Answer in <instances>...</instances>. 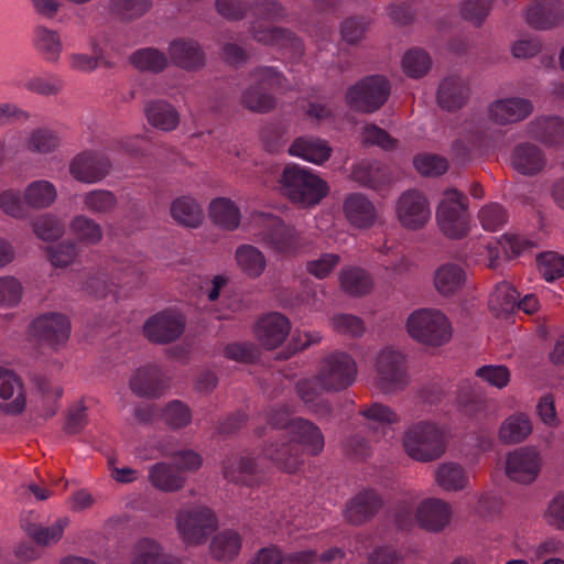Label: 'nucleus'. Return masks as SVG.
Instances as JSON below:
<instances>
[{
	"mask_svg": "<svg viewBox=\"0 0 564 564\" xmlns=\"http://www.w3.org/2000/svg\"><path fill=\"white\" fill-rule=\"evenodd\" d=\"M284 473H296L305 460V456L318 455L324 448V435L321 429L302 417L284 420Z\"/></svg>",
	"mask_w": 564,
	"mask_h": 564,
	"instance_id": "1",
	"label": "nucleus"
},
{
	"mask_svg": "<svg viewBox=\"0 0 564 564\" xmlns=\"http://www.w3.org/2000/svg\"><path fill=\"white\" fill-rule=\"evenodd\" d=\"M403 447L417 462L435 460L445 453L446 431L429 421L414 423L404 433Z\"/></svg>",
	"mask_w": 564,
	"mask_h": 564,
	"instance_id": "2",
	"label": "nucleus"
},
{
	"mask_svg": "<svg viewBox=\"0 0 564 564\" xmlns=\"http://www.w3.org/2000/svg\"><path fill=\"white\" fill-rule=\"evenodd\" d=\"M409 335L423 345L440 347L452 337L447 317L437 310L420 308L410 314L406 321Z\"/></svg>",
	"mask_w": 564,
	"mask_h": 564,
	"instance_id": "3",
	"label": "nucleus"
},
{
	"mask_svg": "<svg viewBox=\"0 0 564 564\" xmlns=\"http://www.w3.org/2000/svg\"><path fill=\"white\" fill-rule=\"evenodd\" d=\"M284 189L294 203L317 205L327 194L329 187L325 181L311 170L299 165H284Z\"/></svg>",
	"mask_w": 564,
	"mask_h": 564,
	"instance_id": "4",
	"label": "nucleus"
},
{
	"mask_svg": "<svg viewBox=\"0 0 564 564\" xmlns=\"http://www.w3.org/2000/svg\"><path fill=\"white\" fill-rule=\"evenodd\" d=\"M467 196L456 188L444 192L437 207L436 219L442 232L453 239L463 238L469 230Z\"/></svg>",
	"mask_w": 564,
	"mask_h": 564,
	"instance_id": "5",
	"label": "nucleus"
},
{
	"mask_svg": "<svg viewBox=\"0 0 564 564\" xmlns=\"http://www.w3.org/2000/svg\"><path fill=\"white\" fill-rule=\"evenodd\" d=\"M357 377V364L344 351L325 356L318 367L316 380L323 390L337 392L350 387Z\"/></svg>",
	"mask_w": 564,
	"mask_h": 564,
	"instance_id": "6",
	"label": "nucleus"
},
{
	"mask_svg": "<svg viewBox=\"0 0 564 564\" xmlns=\"http://www.w3.org/2000/svg\"><path fill=\"white\" fill-rule=\"evenodd\" d=\"M252 83L243 90L241 105L257 113H267L276 107V99L272 90L280 85V75L271 67L256 69L252 75Z\"/></svg>",
	"mask_w": 564,
	"mask_h": 564,
	"instance_id": "7",
	"label": "nucleus"
},
{
	"mask_svg": "<svg viewBox=\"0 0 564 564\" xmlns=\"http://www.w3.org/2000/svg\"><path fill=\"white\" fill-rule=\"evenodd\" d=\"M390 88V83L383 76H367L349 87L346 93V101L355 111L371 113L388 100Z\"/></svg>",
	"mask_w": 564,
	"mask_h": 564,
	"instance_id": "8",
	"label": "nucleus"
},
{
	"mask_svg": "<svg viewBox=\"0 0 564 564\" xmlns=\"http://www.w3.org/2000/svg\"><path fill=\"white\" fill-rule=\"evenodd\" d=\"M30 334L39 346L57 350L69 338L70 322L61 313L42 314L31 323Z\"/></svg>",
	"mask_w": 564,
	"mask_h": 564,
	"instance_id": "9",
	"label": "nucleus"
},
{
	"mask_svg": "<svg viewBox=\"0 0 564 564\" xmlns=\"http://www.w3.org/2000/svg\"><path fill=\"white\" fill-rule=\"evenodd\" d=\"M176 522L182 538L189 544L204 543L217 527L214 512L202 506L178 511Z\"/></svg>",
	"mask_w": 564,
	"mask_h": 564,
	"instance_id": "10",
	"label": "nucleus"
},
{
	"mask_svg": "<svg viewBox=\"0 0 564 564\" xmlns=\"http://www.w3.org/2000/svg\"><path fill=\"white\" fill-rule=\"evenodd\" d=\"M377 386L384 393L403 389L408 384L404 356L392 349H382L376 360Z\"/></svg>",
	"mask_w": 564,
	"mask_h": 564,
	"instance_id": "11",
	"label": "nucleus"
},
{
	"mask_svg": "<svg viewBox=\"0 0 564 564\" xmlns=\"http://www.w3.org/2000/svg\"><path fill=\"white\" fill-rule=\"evenodd\" d=\"M400 224L411 230L424 227L431 219V208L425 195L417 189L403 192L395 206Z\"/></svg>",
	"mask_w": 564,
	"mask_h": 564,
	"instance_id": "12",
	"label": "nucleus"
},
{
	"mask_svg": "<svg viewBox=\"0 0 564 564\" xmlns=\"http://www.w3.org/2000/svg\"><path fill=\"white\" fill-rule=\"evenodd\" d=\"M532 247H534V243L531 240L518 235L508 234L503 235L500 240L479 243L477 252L482 257L488 268L496 269L500 263L501 250L508 257H516Z\"/></svg>",
	"mask_w": 564,
	"mask_h": 564,
	"instance_id": "13",
	"label": "nucleus"
},
{
	"mask_svg": "<svg viewBox=\"0 0 564 564\" xmlns=\"http://www.w3.org/2000/svg\"><path fill=\"white\" fill-rule=\"evenodd\" d=\"M185 322L181 315L170 312L158 313L143 325L145 337L154 344H170L184 333Z\"/></svg>",
	"mask_w": 564,
	"mask_h": 564,
	"instance_id": "14",
	"label": "nucleus"
},
{
	"mask_svg": "<svg viewBox=\"0 0 564 564\" xmlns=\"http://www.w3.org/2000/svg\"><path fill=\"white\" fill-rule=\"evenodd\" d=\"M26 406L24 386L12 370L0 368V411L6 415H19Z\"/></svg>",
	"mask_w": 564,
	"mask_h": 564,
	"instance_id": "15",
	"label": "nucleus"
},
{
	"mask_svg": "<svg viewBox=\"0 0 564 564\" xmlns=\"http://www.w3.org/2000/svg\"><path fill=\"white\" fill-rule=\"evenodd\" d=\"M541 468V458L533 448L522 447L511 452L506 462L508 477L520 484L535 480Z\"/></svg>",
	"mask_w": 564,
	"mask_h": 564,
	"instance_id": "16",
	"label": "nucleus"
},
{
	"mask_svg": "<svg viewBox=\"0 0 564 564\" xmlns=\"http://www.w3.org/2000/svg\"><path fill=\"white\" fill-rule=\"evenodd\" d=\"M343 213L347 223L357 229H369L378 220V209L375 203L359 192L346 196L343 203Z\"/></svg>",
	"mask_w": 564,
	"mask_h": 564,
	"instance_id": "17",
	"label": "nucleus"
},
{
	"mask_svg": "<svg viewBox=\"0 0 564 564\" xmlns=\"http://www.w3.org/2000/svg\"><path fill=\"white\" fill-rule=\"evenodd\" d=\"M167 52L173 65L186 72H197L206 65V54L193 39L178 37L171 41Z\"/></svg>",
	"mask_w": 564,
	"mask_h": 564,
	"instance_id": "18",
	"label": "nucleus"
},
{
	"mask_svg": "<svg viewBox=\"0 0 564 564\" xmlns=\"http://www.w3.org/2000/svg\"><path fill=\"white\" fill-rule=\"evenodd\" d=\"M533 110L531 100L522 97H509L491 102L488 116L495 123L506 126L527 119Z\"/></svg>",
	"mask_w": 564,
	"mask_h": 564,
	"instance_id": "19",
	"label": "nucleus"
},
{
	"mask_svg": "<svg viewBox=\"0 0 564 564\" xmlns=\"http://www.w3.org/2000/svg\"><path fill=\"white\" fill-rule=\"evenodd\" d=\"M110 167L111 164L106 156L94 152H83L72 160L69 172L79 182L95 183L105 178Z\"/></svg>",
	"mask_w": 564,
	"mask_h": 564,
	"instance_id": "20",
	"label": "nucleus"
},
{
	"mask_svg": "<svg viewBox=\"0 0 564 564\" xmlns=\"http://www.w3.org/2000/svg\"><path fill=\"white\" fill-rule=\"evenodd\" d=\"M351 178L360 186L375 191L382 189L393 182L390 167L377 160H362L351 170Z\"/></svg>",
	"mask_w": 564,
	"mask_h": 564,
	"instance_id": "21",
	"label": "nucleus"
},
{
	"mask_svg": "<svg viewBox=\"0 0 564 564\" xmlns=\"http://www.w3.org/2000/svg\"><path fill=\"white\" fill-rule=\"evenodd\" d=\"M451 516V506L438 498H426L416 507L417 525L426 531H442L449 523Z\"/></svg>",
	"mask_w": 564,
	"mask_h": 564,
	"instance_id": "22",
	"label": "nucleus"
},
{
	"mask_svg": "<svg viewBox=\"0 0 564 564\" xmlns=\"http://www.w3.org/2000/svg\"><path fill=\"white\" fill-rule=\"evenodd\" d=\"M510 163L518 173L535 176L544 170L546 158L538 145L531 142H521L513 148Z\"/></svg>",
	"mask_w": 564,
	"mask_h": 564,
	"instance_id": "23",
	"label": "nucleus"
},
{
	"mask_svg": "<svg viewBox=\"0 0 564 564\" xmlns=\"http://www.w3.org/2000/svg\"><path fill=\"white\" fill-rule=\"evenodd\" d=\"M382 507V499L373 489H364L346 506L345 518L351 524H362L372 519Z\"/></svg>",
	"mask_w": 564,
	"mask_h": 564,
	"instance_id": "24",
	"label": "nucleus"
},
{
	"mask_svg": "<svg viewBox=\"0 0 564 564\" xmlns=\"http://www.w3.org/2000/svg\"><path fill=\"white\" fill-rule=\"evenodd\" d=\"M131 391L140 398H159L166 389L161 369L155 365H148L137 369L129 382Z\"/></svg>",
	"mask_w": 564,
	"mask_h": 564,
	"instance_id": "25",
	"label": "nucleus"
},
{
	"mask_svg": "<svg viewBox=\"0 0 564 564\" xmlns=\"http://www.w3.org/2000/svg\"><path fill=\"white\" fill-rule=\"evenodd\" d=\"M527 134L545 145L564 143V119L557 116H541L530 121Z\"/></svg>",
	"mask_w": 564,
	"mask_h": 564,
	"instance_id": "26",
	"label": "nucleus"
},
{
	"mask_svg": "<svg viewBox=\"0 0 564 564\" xmlns=\"http://www.w3.org/2000/svg\"><path fill=\"white\" fill-rule=\"evenodd\" d=\"M469 86L460 76L445 77L437 89V102L447 111H456L465 106L469 98Z\"/></svg>",
	"mask_w": 564,
	"mask_h": 564,
	"instance_id": "27",
	"label": "nucleus"
},
{
	"mask_svg": "<svg viewBox=\"0 0 564 564\" xmlns=\"http://www.w3.org/2000/svg\"><path fill=\"white\" fill-rule=\"evenodd\" d=\"M563 19L564 8L561 0H535L527 11V21L534 29H551Z\"/></svg>",
	"mask_w": 564,
	"mask_h": 564,
	"instance_id": "28",
	"label": "nucleus"
},
{
	"mask_svg": "<svg viewBox=\"0 0 564 564\" xmlns=\"http://www.w3.org/2000/svg\"><path fill=\"white\" fill-rule=\"evenodd\" d=\"M281 430L282 414L280 410L271 409L267 414V424L256 430L259 437H267L263 445V455L265 458L274 462L278 466L282 464L281 453Z\"/></svg>",
	"mask_w": 564,
	"mask_h": 564,
	"instance_id": "29",
	"label": "nucleus"
},
{
	"mask_svg": "<svg viewBox=\"0 0 564 564\" xmlns=\"http://www.w3.org/2000/svg\"><path fill=\"white\" fill-rule=\"evenodd\" d=\"M289 153L317 165L325 163L332 155L327 141L315 137H300L289 148Z\"/></svg>",
	"mask_w": 564,
	"mask_h": 564,
	"instance_id": "30",
	"label": "nucleus"
},
{
	"mask_svg": "<svg viewBox=\"0 0 564 564\" xmlns=\"http://www.w3.org/2000/svg\"><path fill=\"white\" fill-rule=\"evenodd\" d=\"M68 524V519H58L51 527H43L40 523L33 522L30 518H24L20 522V527L26 536L39 546H50L57 543Z\"/></svg>",
	"mask_w": 564,
	"mask_h": 564,
	"instance_id": "31",
	"label": "nucleus"
},
{
	"mask_svg": "<svg viewBox=\"0 0 564 564\" xmlns=\"http://www.w3.org/2000/svg\"><path fill=\"white\" fill-rule=\"evenodd\" d=\"M254 335L267 350H274L282 345V314L278 312L261 316L254 325Z\"/></svg>",
	"mask_w": 564,
	"mask_h": 564,
	"instance_id": "32",
	"label": "nucleus"
},
{
	"mask_svg": "<svg viewBox=\"0 0 564 564\" xmlns=\"http://www.w3.org/2000/svg\"><path fill=\"white\" fill-rule=\"evenodd\" d=\"M153 6V0H108V15L120 23H130L143 17Z\"/></svg>",
	"mask_w": 564,
	"mask_h": 564,
	"instance_id": "33",
	"label": "nucleus"
},
{
	"mask_svg": "<svg viewBox=\"0 0 564 564\" xmlns=\"http://www.w3.org/2000/svg\"><path fill=\"white\" fill-rule=\"evenodd\" d=\"M145 115L149 123L163 131L174 130L180 122V115L174 106L165 100L147 104Z\"/></svg>",
	"mask_w": 564,
	"mask_h": 564,
	"instance_id": "34",
	"label": "nucleus"
},
{
	"mask_svg": "<svg viewBox=\"0 0 564 564\" xmlns=\"http://www.w3.org/2000/svg\"><path fill=\"white\" fill-rule=\"evenodd\" d=\"M359 414L362 416L365 425L373 431L384 430L387 426L399 422L397 412L381 402L361 405Z\"/></svg>",
	"mask_w": 564,
	"mask_h": 564,
	"instance_id": "35",
	"label": "nucleus"
},
{
	"mask_svg": "<svg viewBox=\"0 0 564 564\" xmlns=\"http://www.w3.org/2000/svg\"><path fill=\"white\" fill-rule=\"evenodd\" d=\"M171 216L178 225L189 228L198 227L204 218L202 207L189 196H182L172 202Z\"/></svg>",
	"mask_w": 564,
	"mask_h": 564,
	"instance_id": "36",
	"label": "nucleus"
},
{
	"mask_svg": "<svg viewBox=\"0 0 564 564\" xmlns=\"http://www.w3.org/2000/svg\"><path fill=\"white\" fill-rule=\"evenodd\" d=\"M532 432L530 417L524 413L512 414L500 426L499 437L506 444L524 441Z\"/></svg>",
	"mask_w": 564,
	"mask_h": 564,
	"instance_id": "37",
	"label": "nucleus"
},
{
	"mask_svg": "<svg viewBox=\"0 0 564 564\" xmlns=\"http://www.w3.org/2000/svg\"><path fill=\"white\" fill-rule=\"evenodd\" d=\"M151 484L162 491H177L183 488L185 479L180 471L166 463L154 464L149 471Z\"/></svg>",
	"mask_w": 564,
	"mask_h": 564,
	"instance_id": "38",
	"label": "nucleus"
},
{
	"mask_svg": "<svg viewBox=\"0 0 564 564\" xmlns=\"http://www.w3.org/2000/svg\"><path fill=\"white\" fill-rule=\"evenodd\" d=\"M131 564H180V562L166 554L154 540L141 539L135 545Z\"/></svg>",
	"mask_w": 564,
	"mask_h": 564,
	"instance_id": "39",
	"label": "nucleus"
},
{
	"mask_svg": "<svg viewBox=\"0 0 564 564\" xmlns=\"http://www.w3.org/2000/svg\"><path fill=\"white\" fill-rule=\"evenodd\" d=\"M209 217L214 224L227 230L238 228L240 223L239 208L230 199L224 197L212 200Z\"/></svg>",
	"mask_w": 564,
	"mask_h": 564,
	"instance_id": "40",
	"label": "nucleus"
},
{
	"mask_svg": "<svg viewBox=\"0 0 564 564\" xmlns=\"http://www.w3.org/2000/svg\"><path fill=\"white\" fill-rule=\"evenodd\" d=\"M129 62L140 72L162 73L169 65L167 56L155 47L140 48L133 52Z\"/></svg>",
	"mask_w": 564,
	"mask_h": 564,
	"instance_id": "41",
	"label": "nucleus"
},
{
	"mask_svg": "<svg viewBox=\"0 0 564 564\" xmlns=\"http://www.w3.org/2000/svg\"><path fill=\"white\" fill-rule=\"evenodd\" d=\"M239 269L249 278H258L265 269L263 253L251 245H241L235 252Z\"/></svg>",
	"mask_w": 564,
	"mask_h": 564,
	"instance_id": "42",
	"label": "nucleus"
},
{
	"mask_svg": "<svg viewBox=\"0 0 564 564\" xmlns=\"http://www.w3.org/2000/svg\"><path fill=\"white\" fill-rule=\"evenodd\" d=\"M466 280L465 271L462 267L454 263H447L435 272V286L444 295L453 294L459 290Z\"/></svg>",
	"mask_w": 564,
	"mask_h": 564,
	"instance_id": "43",
	"label": "nucleus"
},
{
	"mask_svg": "<svg viewBox=\"0 0 564 564\" xmlns=\"http://www.w3.org/2000/svg\"><path fill=\"white\" fill-rule=\"evenodd\" d=\"M241 547V538L234 530H225L216 534L210 543V552L218 561H230Z\"/></svg>",
	"mask_w": 564,
	"mask_h": 564,
	"instance_id": "44",
	"label": "nucleus"
},
{
	"mask_svg": "<svg viewBox=\"0 0 564 564\" xmlns=\"http://www.w3.org/2000/svg\"><path fill=\"white\" fill-rule=\"evenodd\" d=\"M339 281L341 289L354 296L365 295L372 288V280L369 273L356 267L344 269Z\"/></svg>",
	"mask_w": 564,
	"mask_h": 564,
	"instance_id": "45",
	"label": "nucleus"
},
{
	"mask_svg": "<svg viewBox=\"0 0 564 564\" xmlns=\"http://www.w3.org/2000/svg\"><path fill=\"white\" fill-rule=\"evenodd\" d=\"M69 230L78 241L87 246L99 243L104 236L101 226L85 215L74 217L69 224Z\"/></svg>",
	"mask_w": 564,
	"mask_h": 564,
	"instance_id": "46",
	"label": "nucleus"
},
{
	"mask_svg": "<svg viewBox=\"0 0 564 564\" xmlns=\"http://www.w3.org/2000/svg\"><path fill=\"white\" fill-rule=\"evenodd\" d=\"M435 478L438 486L447 491L462 490L468 482L466 471L456 463L441 465L435 473Z\"/></svg>",
	"mask_w": 564,
	"mask_h": 564,
	"instance_id": "47",
	"label": "nucleus"
},
{
	"mask_svg": "<svg viewBox=\"0 0 564 564\" xmlns=\"http://www.w3.org/2000/svg\"><path fill=\"white\" fill-rule=\"evenodd\" d=\"M260 230L257 237L260 241L276 252L282 250V224L281 220L265 213L259 214Z\"/></svg>",
	"mask_w": 564,
	"mask_h": 564,
	"instance_id": "48",
	"label": "nucleus"
},
{
	"mask_svg": "<svg viewBox=\"0 0 564 564\" xmlns=\"http://www.w3.org/2000/svg\"><path fill=\"white\" fill-rule=\"evenodd\" d=\"M519 292L506 281L498 283L490 294L489 306L497 313H512L518 304Z\"/></svg>",
	"mask_w": 564,
	"mask_h": 564,
	"instance_id": "49",
	"label": "nucleus"
},
{
	"mask_svg": "<svg viewBox=\"0 0 564 564\" xmlns=\"http://www.w3.org/2000/svg\"><path fill=\"white\" fill-rule=\"evenodd\" d=\"M56 198L53 184L47 181H35L24 192V202L32 208H45Z\"/></svg>",
	"mask_w": 564,
	"mask_h": 564,
	"instance_id": "50",
	"label": "nucleus"
},
{
	"mask_svg": "<svg viewBox=\"0 0 564 564\" xmlns=\"http://www.w3.org/2000/svg\"><path fill=\"white\" fill-rule=\"evenodd\" d=\"M323 391L316 377L314 379L300 380L296 384V393L300 399L315 412L328 409L327 402L321 397Z\"/></svg>",
	"mask_w": 564,
	"mask_h": 564,
	"instance_id": "51",
	"label": "nucleus"
},
{
	"mask_svg": "<svg viewBox=\"0 0 564 564\" xmlns=\"http://www.w3.org/2000/svg\"><path fill=\"white\" fill-rule=\"evenodd\" d=\"M330 325L335 333L351 338L361 337L365 334V322L352 314L338 313L330 317Z\"/></svg>",
	"mask_w": 564,
	"mask_h": 564,
	"instance_id": "52",
	"label": "nucleus"
},
{
	"mask_svg": "<svg viewBox=\"0 0 564 564\" xmlns=\"http://www.w3.org/2000/svg\"><path fill=\"white\" fill-rule=\"evenodd\" d=\"M430 55L421 48L409 50L402 59V65L405 74L413 78L424 76L431 68Z\"/></svg>",
	"mask_w": 564,
	"mask_h": 564,
	"instance_id": "53",
	"label": "nucleus"
},
{
	"mask_svg": "<svg viewBox=\"0 0 564 564\" xmlns=\"http://www.w3.org/2000/svg\"><path fill=\"white\" fill-rule=\"evenodd\" d=\"M85 207L94 214H109L118 205L116 195L106 189H95L84 196Z\"/></svg>",
	"mask_w": 564,
	"mask_h": 564,
	"instance_id": "54",
	"label": "nucleus"
},
{
	"mask_svg": "<svg viewBox=\"0 0 564 564\" xmlns=\"http://www.w3.org/2000/svg\"><path fill=\"white\" fill-rule=\"evenodd\" d=\"M478 218L485 230L497 231L507 223L508 213L502 205L490 203L479 210Z\"/></svg>",
	"mask_w": 564,
	"mask_h": 564,
	"instance_id": "55",
	"label": "nucleus"
},
{
	"mask_svg": "<svg viewBox=\"0 0 564 564\" xmlns=\"http://www.w3.org/2000/svg\"><path fill=\"white\" fill-rule=\"evenodd\" d=\"M540 274L549 282L564 275V257L555 252H544L536 258Z\"/></svg>",
	"mask_w": 564,
	"mask_h": 564,
	"instance_id": "56",
	"label": "nucleus"
},
{
	"mask_svg": "<svg viewBox=\"0 0 564 564\" xmlns=\"http://www.w3.org/2000/svg\"><path fill=\"white\" fill-rule=\"evenodd\" d=\"M37 45L46 59L55 62L62 52V42L58 33L54 30L39 26L36 29Z\"/></svg>",
	"mask_w": 564,
	"mask_h": 564,
	"instance_id": "57",
	"label": "nucleus"
},
{
	"mask_svg": "<svg viewBox=\"0 0 564 564\" xmlns=\"http://www.w3.org/2000/svg\"><path fill=\"white\" fill-rule=\"evenodd\" d=\"M191 419L189 408L181 401L169 403L162 412L164 423L174 430L186 426L189 424Z\"/></svg>",
	"mask_w": 564,
	"mask_h": 564,
	"instance_id": "58",
	"label": "nucleus"
},
{
	"mask_svg": "<svg viewBox=\"0 0 564 564\" xmlns=\"http://www.w3.org/2000/svg\"><path fill=\"white\" fill-rule=\"evenodd\" d=\"M46 254L56 268H65L69 265L77 256V246L70 240L62 241L55 246L46 248Z\"/></svg>",
	"mask_w": 564,
	"mask_h": 564,
	"instance_id": "59",
	"label": "nucleus"
},
{
	"mask_svg": "<svg viewBox=\"0 0 564 564\" xmlns=\"http://www.w3.org/2000/svg\"><path fill=\"white\" fill-rule=\"evenodd\" d=\"M414 166L422 175L437 176L448 169L446 159L436 154H420L414 158Z\"/></svg>",
	"mask_w": 564,
	"mask_h": 564,
	"instance_id": "60",
	"label": "nucleus"
},
{
	"mask_svg": "<svg viewBox=\"0 0 564 564\" xmlns=\"http://www.w3.org/2000/svg\"><path fill=\"white\" fill-rule=\"evenodd\" d=\"M33 230L44 241L56 240L63 235L62 224L50 215L39 217L33 223Z\"/></svg>",
	"mask_w": 564,
	"mask_h": 564,
	"instance_id": "61",
	"label": "nucleus"
},
{
	"mask_svg": "<svg viewBox=\"0 0 564 564\" xmlns=\"http://www.w3.org/2000/svg\"><path fill=\"white\" fill-rule=\"evenodd\" d=\"M476 376L498 389H502L510 381V371L506 366H482L477 369Z\"/></svg>",
	"mask_w": 564,
	"mask_h": 564,
	"instance_id": "62",
	"label": "nucleus"
},
{
	"mask_svg": "<svg viewBox=\"0 0 564 564\" xmlns=\"http://www.w3.org/2000/svg\"><path fill=\"white\" fill-rule=\"evenodd\" d=\"M491 0H466L462 6V17L480 25L490 11Z\"/></svg>",
	"mask_w": 564,
	"mask_h": 564,
	"instance_id": "63",
	"label": "nucleus"
},
{
	"mask_svg": "<svg viewBox=\"0 0 564 564\" xmlns=\"http://www.w3.org/2000/svg\"><path fill=\"white\" fill-rule=\"evenodd\" d=\"M217 12L231 21H238L246 17L250 6L246 0H216Z\"/></svg>",
	"mask_w": 564,
	"mask_h": 564,
	"instance_id": "64",
	"label": "nucleus"
}]
</instances>
